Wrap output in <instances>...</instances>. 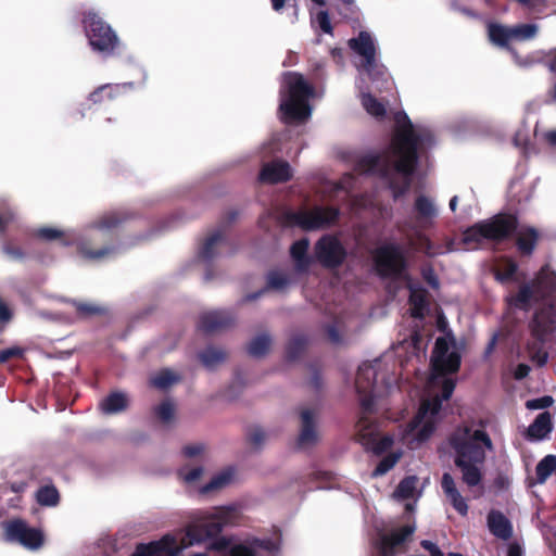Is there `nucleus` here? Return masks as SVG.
I'll use <instances>...</instances> for the list:
<instances>
[{
  "label": "nucleus",
  "instance_id": "5701e85b",
  "mask_svg": "<svg viewBox=\"0 0 556 556\" xmlns=\"http://www.w3.org/2000/svg\"><path fill=\"white\" fill-rule=\"evenodd\" d=\"M441 486L454 509L459 515L466 516L468 514L467 501L458 491L454 478L448 472L443 473Z\"/></svg>",
  "mask_w": 556,
  "mask_h": 556
},
{
  "label": "nucleus",
  "instance_id": "7c9ffc66",
  "mask_svg": "<svg viewBox=\"0 0 556 556\" xmlns=\"http://www.w3.org/2000/svg\"><path fill=\"white\" fill-rule=\"evenodd\" d=\"M121 94L118 85H102L93 90L88 101L93 105H101L114 101Z\"/></svg>",
  "mask_w": 556,
  "mask_h": 556
},
{
  "label": "nucleus",
  "instance_id": "473e14b6",
  "mask_svg": "<svg viewBox=\"0 0 556 556\" xmlns=\"http://www.w3.org/2000/svg\"><path fill=\"white\" fill-rule=\"evenodd\" d=\"M410 295L409 302L412 304L410 313L413 317L422 318L428 309V303L426 299V291L422 289L409 286Z\"/></svg>",
  "mask_w": 556,
  "mask_h": 556
},
{
  "label": "nucleus",
  "instance_id": "603ef678",
  "mask_svg": "<svg viewBox=\"0 0 556 556\" xmlns=\"http://www.w3.org/2000/svg\"><path fill=\"white\" fill-rule=\"evenodd\" d=\"M394 443L393 435L387 434L382 438H377L374 442L372 446L369 448L370 452L374 454L380 455L384 453L387 450H389Z\"/></svg>",
  "mask_w": 556,
  "mask_h": 556
},
{
  "label": "nucleus",
  "instance_id": "bb28decb",
  "mask_svg": "<svg viewBox=\"0 0 556 556\" xmlns=\"http://www.w3.org/2000/svg\"><path fill=\"white\" fill-rule=\"evenodd\" d=\"M129 400L127 395L121 391L109 393L100 403L99 409L104 415H114L122 413L128 408Z\"/></svg>",
  "mask_w": 556,
  "mask_h": 556
},
{
  "label": "nucleus",
  "instance_id": "ddd939ff",
  "mask_svg": "<svg viewBox=\"0 0 556 556\" xmlns=\"http://www.w3.org/2000/svg\"><path fill=\"white\" fill-rule=\"evenodd\" d=\"M4 540L20 543L28 549H38L43 544V534L36 528H30L22 519L3 522Z\"/></svg>",
  "mask_w": 556,
  "mask_h": 556
},
{
  "label": "nucleus",
  "instance_id": "e433bc0d",
  "mask_svg": "<svg viewBox=\"0 0 556 556\" xmlns=\"http://www.w3.org/2000/svg\"><path fill=\"white\" fill-rule=\"evenodd\" d=\"M556 471V456L546 455L535 468L538 483H544Z\"/></svg>",
  "mask_w": 556,
  "mask_h": 556
},
{
  "label": "nucleus",
  "instance_id": "423d86ee",
  "mask_svg": "<svg viewBox=\"0 0 556 556\" xmlns=\"http://www.w3.org/2000/svg\"><path fill=\"white\" fill-rule=\"evenodd\" d=\"M454 452V464L460 470L462 481L468 488L481 484L486 451L493 450L490 435L482 429L457 428L448 439Z\"/></svg>",
  "mask_w": 556,
  "mask_h": 556
},
{
  "label": "nucleus",
  "instance_id": "393cba45",
  "mask_svg": "<svg viewBox=\"0 0 556 556\" xmlns=\"http://www.w3.org/2000/svg\"><path fill=\"white\" fill-rule=\"evenodd\" d=\"M490 532L501 539L508 540L513 535V526L509 519L498 510H491L486 518Z\"/></svg>",
  "mask_w": 556,
  "mask_h": 556
},
{
  "label": "nucleus",
  "instance_id": "a19ab883",
  "mask_svg": "<svg viewBox=\"0 0 556 556\" xmlns=\"http://www.w3.org/2000/svg\"><path fill=\"white\" fill-rule=\"evenodd\" d=\"M539 26L536 24H520L511 27V39L520 41L530 40L538 34Z\"/></svg>",
  "mask_w": 556,
  "mask_h": 556
},
{
  "label": "nucleus",
  "instance_id": "2f4dec72",
  "mask_svg": "<svg viewBox=\"0 0 556 556\" xmlns=\"http://www.w3.org/2000/svg\"><path fill=\"white\" fill-rule=\"evenodd\" d=\"M198 358L206 369H214L227 358L226 351L208 345L198 354Z\"/></svg>",
  "mask_w": 556,
  "mask_h": 556
},
{
  "label": "nucleus",
  "instance_id": "f3484780",
  "mask_svg": "<svg viewBox=\"0 0 556 556\" xmlns=\"http://www.w3.org/2000/svg\"><path fill=\"white\" fill-rule=\"evenodd\" d=\"M315 256L326 266H337L344 258L340 242L333 237H324L315 245Z\"/></svg>",
  "mask_w": 556,
  "mask_h": 556
},
{
  "label": "nucleus",
  "instance_id": "49530a36",
  "mask_svg": "<svg viewBox=\"0 0 556 556\" xmlns=\"http://www.w3.org/2000/svg\"><path fill=\"white\" fill-rule=\"evenodd\" d=\"M420 338L417 333L413 334L409 340H405L401 342L396 350L397 353L400 350L412 349L410 356L405 361L406 363L410 362L414 357L419 358L420 356H425V351H421L417 345L419 344Z\"/></svg>",
  "mask_w": 556,
  "mask_h": 556
},
{
  "label": "nucleus",
  "instance_id": "2eb2a0df",
  "mask_svg": "<svg viewBox=\"0 0 556 556\" xmlns=\"http://www.w3.org/2000/svg\"><path fill=\"white\" fill-rule=\"evenodd\" d=\"M235 323L236 317L230 311L216 309L201 314L198 328L205 334H213L231 328Z\"/></svg>",
  "mask_w": 556,
  "mask_h": 556
},
{
  "label": "nucleus",
  "instance_id": "3c124183",
  "mask_svg": "<svg viewBox=\"0 0 556 556\" xmlns=\"http://www.w3.org/2000/svg\"><path fill=\"white\" fill-rule=\"evenodd\" d=\"M74 306L76 308L77 315L80 317H89L94 315L102 314L103 309L97 305L85 302H75Z\"/></svg>",
  "mask_w": 556,
  "mask_h": 556
},
{
  "label": "nucleus",
  "instance_id": "de8ad7c7",
  "mask_svg": "<svg viewBox=\"0 0 556 556\" xmlns=\"http://www.w3.org/2000/svg\"><path fill=\"white\" fill-rule=\"evenodd\" d=\"M178 380H179L178 376L174 375L168 369H164V370L160 371L159 375L152 379V384L159 389H166V388L170 387L172 384H174L175 382H177Z\"/></svg>",
  "mask_w": 556,
  "mask_h": 556
},
{
  "label": "nucleus",
  "instance_id": "4468645a",
  "mask_svg": "<svg viewBox=\"0 0 556 556\" xmlns=\"http://www.w3.org/2000/svg\"><path fill=\"white\" fill-rule=\"evenodd\" d=\"M356 87L359 91L361 103L364 110L375 118H383L387 114L386 105L371 94V90L382 92L383 90L391 89L393 84L388 89L382 88L381 91H379L367 77H357Z\"/></svg>",
  "mask_w": 556,
  "mask_h": 556
},
{
  "label": "nucleus",
  "instance_id": "ea45409f",
  "mask_svg": "<svg viewBox=\"0 0 556 556\" xmlns=\"http://www.w3.org/2000/svg\"><path fill=\"white\" fill-rule=\"evenodd\" d=\"M415 208L418 212L419 216L424 219H432L438 214V210L434 203L425 195H420L417 198Z\"/></svg>",
  "mask_w": 556,
  "mask_h": 556
},
{
  "label": "nucleus",
  "instance_id": "4c0bfd02",
  "mask_svg": "<svg viewBox=\"0 0 556 556\" xmlns=\"http://www.w3.org/2000/svg\"><path fill=\"white\" fill-rule=\"evenodd\" d=\"M114 247L105 245L100 249H94L91 245V241H84L79 244V253L88 260H100L114 252Z\"/></svg>",
  "mask_w": 556,
  "mask_h": 556
},
{
  "label": "nucleus",
  "instance_id": "20e7f679",
  "mask_svg": "<svg viewBox=\"0 0 556 556\" xmlns=\"http://www.w3.org/2000/svg\"><path fill=\"white\" fill-rule=\"evenodd\" d=\"M393 379L382 367L381 359L363 363L355 378V390L359 396L362 414L355 425V438L367 451L379 435L378 424L369 416L375 399L390 392Z\"/></svg>",
  "mask_w": 556,
  "mask_h": 556
},
{
  "label": "nucleus",
  "instance_id": "774afa93",
  "mask_svg": "<svg viewBox=\"0 0 556 556\" xmlns=\"http://www.w3.org/2000/svg\"><path fill=\"white\" fill-rule=\"evenodd\" d=\"M421 546H422L425 549L429 551V552H430V554H431V556H432V555H434V554H437V553H439V552H441V551H440V548L438 547V545H437L435 543H433V542H431V541H428V540H424V541H421Z\"/></svg>",
  "mask_w": 556,
  "mask_h": 556
},
{
  "label": "nucleus",
  "instance_id": "4be33fe9",
  "mask_svg": "<svg viewBox=\"0 0 556 556\" xmlns=\"http://www.w3.org/2000/svg\"><path fill=\"white\" fill-rule=\"evenodd\" d=\"M422 490L418 489V478L409 476L404 478L393 493V497L397 501L415 500L414 503H407L406 509L414 511L416 501L421 496Z\"/></svg>",
  "mask_w": 556,
  "mask_h": 556
},
{
  "label": "nucleus",
  "instance_id": "864d4df0",
  "mask_svg": "<svg viewBox=\"0 0 556 556\" xmlns=\"http://www.w3.org/2000/svg\"><path fill=\"white\" fill-rule=\"evenodd\" d=\"M2 252L14 261H22L25 258L26 255L21 247L15 245L10 241H5L2 244Z\"/></svg>",
  "mask_w": 556,
  "mask_h": 556
},
{
  "label": "nucleus",
  "instance_id": "79ce46f5",
  "mask_svg": "<svg viewBox=\"0 0 556 556\" xmlns=\"http://www.w3.org/2000/svg\"><path fill=\"white\" fill-rule=\"evenodd\" d=\"M128 215L124 212H112L104 215L98 223L100 229H112L128 219Z\"/></svg>",
  "mask_w": 556,
  "mask_h": 556
},
{
  "label": "nucleus",
  "instance_id": "6e6552de",
  "mask_svg": "<svg viewBox=\"0 0 556 556\" xmlns=\"http://www.w3.org/2000/svg\"><path fill=\"white\" fill-rule=\"evenodd\" d=\"M348 46L356 58L354 65L358 77H367L379 91L392 85L387 68L378 62L377 42L370 33L359 31L356 37L349 39Z\"/></svg>",
  "mask_w": 556,
  "mask_h": 556
},
{
  "label": "nucleus",
  "instance_id": "f704fd0d",
  "mask_svg": "<svg viewBox=\"0 0 556 556\" xmlns=\"http://www.w3.org/2000/svg\"><path fill=\"white\" fill-rule=\"evenodd\" d=\"M517 245L520 252L531 254L535 248L538 232L534 228H521L518 231Z\"/></svg>",
  "mask_w": 556,
  "mask_h": 556
},
{
  "label": "nucleus",
  "instance_id": "72a5a7b5",
  "mask_svg": "<svg viewBox=\"0 0 556 556\" xmlns=\"http://www.w3.org/2000/svg\"><path fill=\"white\" fill-rule=\"evenodd\" d=\"M271 344V338L267 333H263L260 336H256L251 340V342L248 344L247 352L250 356L260 358L265 356Z\"/></svg>",
  "mask_w": 556,
  "mask_h": 556
},
{
  "label": "nucleus",
  "instance_id": "412c9836",
  "mask_svg": "<svg viewBox=\"0 0 556 556\" xmlns=\"http://www.w3.org/2000/svg\"><path fill=\"white\" fill-rule=\"evenodd\" d=\"M416 530V526L408 525L392 531L390 534L381 535L379 540L380 556H389L392 551L401 545L405 540L410 536Z\"/></svg>",
  "mask_w": 556,
  "mask_h": 556
},
{
  "label": "nucleus",
  "instance_id": "a18cd8bd",
  "mask_svg": "<svg viewBox=\"0 0 556 556\" xmlns=\"http://www.w3.org/2000/svg\"><path fill=\"white\" fill-rule=\"evenodd\" d=\"M338 217V211L333 208H321L315 206V229L333 223Z\"/></svg>",
  "mask_w": 556,
  "mask_h": 556
},
{
  "label": "nucleus",
  "instance_id": "37998d69",
  "mask_svg": "<svg viewBox=\"0 0 556 556\" xmlns=\"http://www.w3.org/2000/svg\"><path fill=\"white\" fill-rule=\"evenodd\" d=\"M35 236L43 241L61 240V242L64 245H67L70 243L65 239L64 232L62 230L52 227L38 228L35 232Z\"/></svg>",
  "mask_w": 556,
  "mask_h": 556
},
{
  "label": "nucleus",
  "instance_id": "c85d7f7f",
  "mask_svg": "<svg viewBox=\"0 0 556 556\" xmlns=\"http://www.w3.org/2000/svg\"><path fill=\"white\" fill-rule=\"evenodd\" d=\"M301 419H302V430L299 434L295 444L294 450L295 451H302L304 450L308 444L313 443V409L312 408H305L301 412Z\"/></svg>",
  "mask_w": 556,
  "mask_h": 556
},
{
  "label": "nucleus",
  "instance_id": "dca6fc26",
  "mask_svg": "<svg viewBox=\"0 0 556 556\" xmlns=\"http://www.w3.org/2000/svg\"><path fill=\"white\" fill-rule=\"evenodd\" d=\"M488 36L493 45L501 48H506L511 53L515 62L520 66H529L534 62L541 61L540 58L532 60H521L517 52L511 47H509L508 42L511 39V27H506L497 23H489Z\"/></svg>",
  "mask_w": 556,
  "mask_h": 556
},
{
  "label": "nucleus",
  "instance_id": "39448f33",
  "mask_svg": "<svg viewBox=\"0 0 556 556\" xmlns=\"http://www.w3.org/2000/svg\"><path fill=\"white\" fill-rule=\"evenodd\" d=\"M237 516L235 507H218L214 514L190 523L180 545L174 535L166 534L159 541L138 544L130 556H177L185 547L217 536L225 526L235 523Z\"/></svg>",
  "mask_w": 556,
  "mask_h": 556
},
{
  "label": "nucleus",
  "instance_id": "bf43d9fd",
  "mask_svg": "<svg viewBox=\"0 0 556 556\" xmlns=\"http://www.w3.org/2000/svg\"><path fill=\"white\" fill-rule=\"evenodd\" d=\"M317 22H318L320 29L325 34L332 35V26H331V22H330V18H329V15L327 12H325V11L319 12L317 14Z\"/></svg>",
  "mask_w": 556,
  "mask_h": 556
},
{
  "label": "nucleus",
  "instance_id": "6e6d98bb",
  "mask_svg": "<svg viewBox=\"0 0 556 556\" xmlns=\"http://www.w3.org/2000/svg\"><path fill=\"white\" fill-rule=\"evenodd\" d=\"M13 309L9 304L0 296V331L10 324L13 319Z\"/></svg>",
  "mask_w": 556,
  "mask_h": 556
},
{
  "label": "nucleus",
  "instance_id": "cd10ccee",
  "mask_svg": "<svg viewBox=\"0 0 556 556\" xmlns=\"http://www.w3.org/2000/svg\"><path fill=\"white\" fill-rule=\"evenodd\" d=\"M309 344V337L304 333H293L286 345V359L288 362L299 361Z\"/></svg>",
  "mask_w": 556,
  "mask_h": 556
},
{
  "label": "nucleus",
  "instance_id": "c9c22d12",
  "mask_svg": "<svg viewBox=\"0 0 556 556\" xmlns=\"http://www.w3.org/2000/svg\"><path fill=\"white\" fill-rule=\"evenodd\" d=\"M36 501L41 506H56L60 502V493L52 484L42 485L36 492Z\"/></svg>",
  "mask_w": 556,
  "mask_h": 556
},
{
  "label": "nucleus",
  "instance_id": "69168bd1",
  "mask_svg": "<svg viewBox=\"0 0 556 556\" xmlns=\"http://www.w3.org/2000/svg\"><path fill=\"white\" fill-rule=\"evenodd\" d=\"M448 250L447 249H443V248H435L431 242L427 241L426 242V247H425V252L429 255V256H435V255H440V254H444L445 252H447Z\"/></svg>",
  "mask_w": 556,
  "mask_h": 556
},
{
  "label": "nucleus",
  "instance_id": "7ed1b4c3",
  "mask_svg": "<svg viewBox=\"0 0 556 556\" xmlns=\"http://www.w3.org/2000/svg\"><path fill=\"white\" fill-rule=\"evenodd\" d=\"M506 300L509 306L526 311L541 304L530 323L534 341L528 343L527 350L533 363L544 366L548 354L543 350V343L556 331V273L548 266L543 267L533 281L521 286L516 294L508 295Z\"/></svg>",
  "mask_w": 556,
  "mask_h": 556
},
{
  "label": "nucleus",
  "instance_id": "e2e57ef3",
  "mask_svg": "<svg viewBox=\"0 0 556 556\" xmlns=\"http://www.w3.org/2000/svg\"><path fill=\"white\" fill-rule=\"evenodd\" d=\"M425 280L432 287L438 288L439 287V279L432 268H426L422 271Z\"/></svg>",
  "mask_w": 556,
  "mask_h": 556
},
{
  "label": "nucleus",
  "instance_id": "c756f323",
  "mask_svg": "<svg viewBox=\"0 0 556 556\" xmlns=\"http://www.w3.org/2000/svg\"><path fill=\"white\" fill-rule=\"evenodd\" d=\"M225 241V231L223 229H217L212 235H210L203 242L202 247L199 251V257L203 262H212V260L216 256V248Z\"/></svg>",
  "mask_w": 556,
  "mask_h": 556
},
{
  "label": "nucleus",
  "instance_id": "a211bd4d",
  "mask_svg": "<svg viewBox=\"0 0 556 556\" xmlns=\"http://www.w3.org/2000/svg\"><path fill=\"white\" fill-rule=\"evenodd\" d=\"M292 178L291 166L285 161H271L263 165L258 180L264 184H282Z\"/></svg>",
  "mask_w": 556,
  "mask_h": 556
},
{
  "label": "nucleus",
  "instance_id": "4d7b16f0",
  "mask_svg": "<svg viewBox=\"0 0 556 556\" xmlns=\"http://www.w3.org/2000/svg\"><path fill=\"white\" fill-rule=\"evenodd\" d=\"M24 355V349L11 346L0 351V364L7 363L12 358H21Z\"/></svg>",
  "mask_w": 556,
  "mask_h": 556
},
{
  "label": "nucleus",
  "instance_id": "0e129e2a",
  "mask_svg": "<svg viewBox=\"0 0 556 556\" xmlns=\"http://www.w3.org/2000/svg\"><path fill=\"white\" fill-rule=\"evenodd\" d=\"M530 372V366H528L527 364H519L515 371H514V377L517 379V380H521L523 378H526Z\"/></svg>",
  "mask_w": 556,
  "mask_h": 556
},
{
  "label": "nucleus",
  "instance_id": "680f3d73",
  "mask_svg": "<svg viewBox=\"0 0 556 556\" xmlns=\"http://www.w3.org/2000/svg\"><path fill=\"white\" fill-rule=\"evenodd\" d=\"M202 473H203L202 467H194L185 473L184 479H185V481L192 483V482L198 481L201 478Z\"/></svg>",
  "mask_w": 556,
  "mask_h": 556
},
{
  "label": "nucleus",
  "instance_id": "b1692460",
  "mask_svg": "<svg viewBox=\"0 0 556 556\" xmlns=\"http://www.w3.org/2000/svg\"><path fill=\"white\" fill-rule=\"evenodd\" d=\"M291 282V278L282 271L277 269L270 270L266 276V287L257 292L247 294L242 302H252L263 295L267 290H285Z\"/></svg>",
  "mask_w": 556,
  "mask_h": 556
},
{
  "label": "nucleus",
  "instance_id": "8fccbe9b",
  "mask_svg": "<svg viewBox=\"0 0 556 556\" xmlns=\"http://www.w3.org/2000/svg\"><path fill=\"white\" fill-rule=\"evenodd\" d=\"M517 269H518V265L513 261H508L504 264V266L502 268H500L498 270L495 271V278L497 281H500L502 283L506 282L510 278L514 277Z\"/></svg>",
  "mask_w": 556,
  "mask_h": 556
},
{
  "label": "nucleus",
  "instance_id": "13d9d810",
  "mask_svg": "<svg viewBox=\"0 0 556 556\" xmlns=\"http://www.w3.org/2000/svg\"><path fill=\"white\" fill-rule=\"evenodd\" d=\"M266 434L261 427H253L248 433V441L258 447L265 441Z\"/></svg>",
  "mask_w": 556,
  "mask_h": 556
},
{
  "label": "nucleus",
  "instance_id": "5fc2aeb1",
  "mask_svg": "<svg viewBox=\"0 0 556 556\" xmlns=\"http://www.w3.org/2000/svg\"><path fill=\"white\" fill-rule=\"evenodd\" d=\"M554 399L549 395H544L538 399H532L526 402V407L529 410L545 409L552 406Z\"/></svg>",
  "mask_w": 556,
  "mask_h": 556
},
{
  "label": "nucleus",
  "instance_id": "0eeeda50",
  "mask_svg": "<svg viewBox=\"0 0 556 556\" xmlns=\"http://www.w3.org/2000/svg\"><path fill=\"white\" fill-rule=\"evenodd\" d=\"M313 97V85L308 84L302 74L285 72L279 89L280 103L278 114L286 125L305 123L312 112L309 99Z\"/></svg>",
  "mask_w": 556,
  "mask_h": 556
},
{
  "label": "nucleus",
  "instance_id": "1a4fd4ad",
  "mask_svg": "<svg viewBox=\"0 0 556 556\" xmlns=\"http://www.w3.org/2000/svg\"><path fill=\"white\" fill-rule=\"evenodd\" d=\"M517 227L513 215H497L469 227L463 235V243L467 250L478 249L486 240H502Z\"/></svg>",
  "mask_w": 556,
  "mask_h": 556
},
{
  "label": "nucleus",
  "instance_id": "052dcab7",
  "mask_svg": "<svg viewBox=\"0 0 556 556\" xmlns=\"http://www.w3.org/2000/svg\"><path fill=\"white\" fill-rule=\"evenodd\" d=\"M204 451V446L202 444H190L186 445L182 448V454L188 457H194L200 455Z\"/></svg>",
  "mask_w": 556,
  "mask_h": 556
},
{
  "label": "nucleus",
  "instance_id": "aec40b11",
  "mask_svg": "<svg viewBox=\"0 0 556 556\" xmlns=\"http://www.w3.org/2000/svg\"><path fill=\"white\" fill-rule=\"evenodd\" d=\"M277 223L282 228H300L305 231L313 230V210L311 211H285L277 217Z\"/></svg>",
  "mask_w": 556,
  "mask_h": 556
},
{
  "label": "nucleus",
  "instance_id": "f03ea898",
  "mask_svg": "<svg viewBox=\"0 0 556 556\" xmlns=\"http://www.w3.org/2000/svg\"><path fill=\"white\" fill-rule=\"evenodd\" d=\"M396 132L387 155L369 154L364 156L357 170L361 174H379L389 182L394 199L404 194L409 187L417 150L429 148L433 143L432 132L424 126H415L405 113L395 116Z\"/></svg>",
  "mask_w": 556,
  "mask_h": 556
},
{
  "label": "nucleus",
  "instance_id": "f257e3e1",
  "mask_svg": "<svg viewBox=\"0 0 556 556\" xmlns=\"http://www.w3.org/2000/svg\"><path fill=\"white\" fill-rule=\"evenodd\" d=\"M460 365V355L455 338L447 333L435 340L431 356V374L427 381L416 417L401 432L399 440L410 450L419 447L433 433L442 402L447 401L455 389L454 380L447 375L456 372Z\"/></svg>",
  "mask_w": 556,
  "mask_h": 556
},
{
  "label": "nucleus",
  "instance_id": "58836bf2",
  "mask_svg": "<svg viewBox=\"0 0 556 556\" xmlns=\"http://www.w3.org/2000/svg\"><path fill=\"white\" fill-rule=\"evenodd\" d=\"M402 457V452L392 453L383 457L371 472L372 478H378L389 472Z\"/></svg>",
  "mask_w": 556,
  "mask_h": 556
},
{
  "label": "nucleus",
  "instance_id": "c03bdc74",
  "mask_svg": "<svg viewBox=\"0 0 556 556\" xmlns=\"http://www.w3.org/2000/svg\"><path fill=\"white\" fill-rule=\"evenodd\" d=\"M232 478V473L230 471H223L211 479L208 483H206L202 488V493H210L215 490H219L226 486Z\"/></svg>",
  "mask_w": 556,
  "mask_h": 556
},
{
  "label": "nucleus",
  "instance_id": "9d476101",
  "mask_svg": "<svg viewBox=\"0 0 556 556\" xmlns=\"http://www.w3.org/2000/svg\"><path fill=\"white\" fill-rule=\"evenodd\" d=\"M81 23L92 50L112 53L119 45L115 30L97 12H84Z\"/></svg>",
  "mask_w": 556,
  "mask_h": 556
},
{
  "label": "nucleus",
  "instance_id": "338daca9",
  "mask_svg": "<svg viewBox=\"0 0 556 556\" xmlns=\"http://www.w3.org/2000/svg\"><path fill=\"white\" fill-rule=\"evenodd\" d=\"M327 334H328L329 340L332 343H340L341 342V337H340V334L338 332V329L334 326H329L327 328Z\"/></svg>",
  "mask_w": 556,
  "mask_h": 556
},
{
  "label": "nucleus",
  "instance_id": "9b49d317",
  "mask_svg": "<svg viewBox=\"0 0 556 556\" xmlns=\"http://www.w3.org/2000/svg\"><path fill=\"white\" fill-rule=\"evenodd\" d=\"M211 547L218 552L227 551V556H257L256 553L258 549L268 553L278 552L279 544L269 538H251L230 545L229 540L223 536L215 540Z\"/></svg>",
  "mask_w": 556,
  "mask_h": 556
},
{
  "label": "nucleus",
  "instance_id": "a878e982",
  "mask_svg": "<svg viewBox=\"0 0 556 556\" xmlns=\"http://www.w3.org/2000/svg\"><path fill=\"white\" fill-rule=\"evenodd\" d=\"M553 430V418L549 412H543L536 416L534 421L528 427L527 438L530 441H542L548 437Z\"/></svg>",
  "mask_w": 556,
  "mask_h": 556
},
{
  "label": "nucleus",
  "instance_id": "6ab92c4d",
  "mask_svg": "<svg viewBox=\"0 0 556 556\" xmlns=\"http://www.w3.org/2000/svg\"><path fill=\"white\" fill-rule=\"evenodd\" d=\"M309 240L302 238L295 241L290 248V256L293 262L294 276L306 274L312 264L313 256L308 255Z\"/></svg>",
  "mask_w": 556,
  "mask_h": 556
},
{
  "label": "nucleus",
  "instance_id": "f8f14e48",
  "mask_svg": "<svg viewBox=\"0 0 556 556\" xmlns=\"http://www.w3.org/2000/svg\"><path fill=\"white\" fill-rule=\"evenodd\" d=\"M375 264L379 275L400 278L404 275V251L396 244H384L375 252Z\"/></svg>",
  "mask_w": 556,
  "mask_h": 556
},
{
  "label": "nucleus",
  "instance_id": "09e8293b",
  "mask_svg": "<svg viewBox=\"0 0 556 556\" xmlns=\"http://www.w3.org/2000/svg\"><path fill=\"white\" fill-rule=\"evenodd\" d=\"M174 405L169 401H163L154 408L155 415L162 422H169L174 418Z\"/></svg>",
  "mask_w": 556,
  "mask_h": 556
}]
</instances>
